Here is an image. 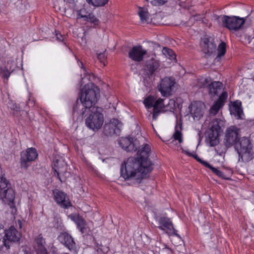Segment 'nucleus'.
Returning <instances> with one entry per match:
<instances>
[{"instance_id":"nucleus-16","label":"nucleus","mask_w":254,"mask_h":254,"mask_svg":"<svg viewBox=\"0 0 254 254\" xmlns=\"http://www.w3.org/2000/svg\"><path fill=\"white\" fill-rule=\"evenodd\" d=\"M205 109V104L200 101H194L189 106L190 113L195 120H199L203 116Z\"/></svg>"},{"instance_id":"nucleus-30","label":"nucleus","mask_w":254,"mask_h":254,"mask_svg":"<svg viewBox=\"0 0 254 254\" xmlns=\"http://www.w3.org/2000/svg\"><path fill=\"white\" fill-rule=\"evenodd\" d=\"M54 166V168L59 176L62 175L66 169V163L62 159L55 161Z\"/></svg>"},{"instance_id":"nucleus-39","label":"nucleus","mask_w":254,"mask_h":254,"mask_svg":"<svg viewBox=\"0 0 254 254\" xmlns=\"http://www.w3.org/2000/svg\"><path fill=\"white\" fill-rule=\"evenodd\" d=\"M88 18L86 20V21H90L95 25H98L99 20L94 15H93L92 13H90V14L88 15Z\"/></svg>"},{"instance_id":"nucleus-37","label":"nucleus","mask_w":254,"mask_h":254,"mask_svg":"<svg viewBox=\"0 0 254 254\" xmlns=\"http://www.w3.org/2000/svg\"><path fill=\"white\" fill-rule=\"evenodd\" d=\"M154 6L162 5L167 2L168 0H145Z\"/></svg>"},{"instance_id":"nucleus-13","label":"nucleus","mask_w":254,"mask_h":254,"mask_svg":"<svg viewBox=\"0 0 254 254\" xmlns=\"http://www.w3.org/2000/svg\"><path fill=\"white\" fill-rule=\"evenodd\" d=\"M176 84L175 79L170 77H166L161 79L158 86L159 91L163 96H170Z\"/></svg>"},{"instance_id":"nucleus-26","label":"nucleus","mask_w":254,"mask_h":254,"mask_svg":"<svg viewBox=\"0 0 254 254\" xmlns=\"http://www.w3.org/2000/svg\"><path fill=\"white\" fill-rule=\"evenodd\" d=\"M68 217L76 224L77 227L82 233L88 232V229L87 224L84 219L78 214H71L69 215Z\"/></svg>"},{"instance_id":"nucleus-44","label":"nucleus","mask_w":254,"mask_h":254,"mask_svg":"<svg viewBox=\"0 0 254 254\" xmlns=\"http://www.w3.org/2000/svg\"><path fill=\"white\" fill-rule=\"evenodd\" d=\"M56 38L58 40L62 41L63 40V36L60 33H56Z\"/></svg>"},{"instance_id":"nucleus-5","label":"nucleus","mask_w":254,"mask_h":254,"mask_svg":"<svg viewBox=\"0 0 254 254\" xmlns=\"http://www.w3.org/2000/svg\"><path fill=\"white\" fill-rule=\"evenodd\" d=\"M102 112V109L98 107L87 110L84 115L88 113L89 114L85 120V124L89 128L93 131H97L101 128L104 121Z\"/></svg>"},{"instance_id":"nucleus-20","label":"nucleus","mask_w":254,"mask_h":254,"mask_svg":"<svg viewBox=\"0 0 254 254\" xmlns=\"http://www.w3.org/2000/svg\"><path fill=\"white\" fill-rule=\"evenodd\" d=\"M182 124L180 121H177L175 127V131L172 138V141L167 143L168 145H175L178 147L181 146V144L183 141V136L182 132Z\"/></svg>"},{"instance_id":"nucleus-23","label":"nucleus","mask_w":254,"mask_h":254,"mask_svg":"<svg viewBox=\"0 0 254 254\" xmlns=\"http://www.w3.org/2000/svg\"><path fill=\"white\" fill-rule=\"evenodd\" d=\"M147 54V51L141 46L133 47L128 53L130 59L135 62H140Z\"/></svg>"},{"instance_id":"nucleus-10","label":"nucleus","mask_w":254,"mask_h":254,"mask_svg":"<svg viewBox=\"0 0 254 254\" xmlns=\"http://www.w3.org/2000/svg\"><path fill=\"white\" fill-rule=\"evenodd\" d=\"M223 24L230 30L236 31L244 26L243 17L233 16H223L220 18Z\"/></svg>"},{"instance_id":"nucleus-11","label":"nucleus","mask_w":254,"mask_h":254,"mask_svg":"<svg viewBox=\"0 0 254 254\" xmlns=\"http://www.w3.org/2000/svg\"><path fill=\"white\" fill-rule=\"evenodd\" d=\"M137 13L141 22L143 23H153L154 24L160 22L161 17L160 13L151 14L149 13L146 7H138Z\"/></svg>"},{"instance_id":"nucleus-8","label":"nucleus","mask_w":254,"mask_h":254,"mask_svg":"<svg viewBox=\"0 0 254 254\" xmlns=\"http://www.w3.org/2000/svg\"><path fill=\"white\" fill-rule=\"evenodd\" d=\"M2 237L4 245L9 248L10 243H18L20 241L21 234L14 227L11 226L5 230L4 227L0 225V240Z\"/></svg>"},{"instance_id":"nucleus-1","label":"nucleus","mask_w":254,"mask_h":254,"mask_svg":"<svg viewBox=\"0 0 254 254\" xmlns=\"http://www.w3.org/2000/svg\"><path fill=\"white\" fill-rule=\"evenodd\" d=\"M79 66L82 69L81 85H85L81 90L79 95L80 102H77L73 109V114L78 117H82L87 110H89L95 106L99 96V89L92 83L96 80L94 75L90 74L86 70L82 62L78 63Z\"/></svg>"},{"instance_id":"nucleus-9","label":"nucleus","mask_w":254,"mask_h":254,"mask_svg":"<svg viewBox=\"0 0 254 254\" xmlns=\"http://www.w3.org/2000/svg\"><path fill=\"white\" fill-rule=\"evenodd\" d=\"M21 66L22 63L20 60L18 61L17 59H8L4 63L0 64V75L8 79L13 71Z\"/></svg>"},{"instance_id":"nucleus-6","label":"nucleus","mask_w":254,"mask_h":254,"mask_svg":"<svg viewBox=\"0 0 254 254\" xmlns=\"http://www.w3.org/2000/svg\"><path fill=\"white\" fill-rule=\"evenodd\" d=\"M225 125L223 119L213 120L209 123L208 128L206 131V141L211 146H214L218 144L219 136L221 128Z\"/></svg>"},{"instance_id":"nucleus-12","label":"nucleus","mask_w":254,"mask_h":254,"mask_svg":"<svg viewBox=\"0 0 254 254\" xmlns=\"http://www.w3.org/2000/svg\"><path fill=\"white\" fill-rule=\"evenodd\" d=\"M38 153L35 148H28L23 151L20 154V166L21 168L26 169L30 163L34 161L38 157Z\"/></svg>"},{"instance_id":"nucleus-2","label":"nucleus","mask_w":254,"mask_h":254,"mask_svg":"<svg viewBox=\"0 0 254 254\" xmlns=\"http://www.w3.org/2000/svg\"><path fill=\"white\" fill-rule=\"evenodd\" d=\"M150 146L144 144L138 151V158H129L122 165L121 176L125 180L138 181L145 177L152 170V163L148 159Z\"/></svg>"},{"instance_id":"nucleus-7","label":"nucleus","mask_w":254,"mask_h":254,"mask_svg":"<svg viewBox=\"0 0 254 254\" xmlns=\"http://www.w3.org/2000/svg\"><path fill=\"white\" fill-rule=\"evenodd\" d=\"M14 190L8 186V182L3 177L0 178V200L12 207L15 199Z\"/></svg>"},{"instance_id":"nucleus-4","label":"nucleus","mask_w":254,"mask_h":254,"mask_svg":"<svg viewBox=\"0 0 254 254\" xmlns=\"http://www.w3.org/2000/svg\"><path fill=\"white\" fill-rule=\"evenodd\" d=\"M234 147L239 155V161L248 162L254 158L253 145L249 137L239 139Z\"/></svg>"},{"instance_id":"nucleus-28","label":"nucleus","mask_w":254,"mask_h":254,"mask_svg":"<svg viewBox=\"0 0 254 254\" xmlns=\"http://www.w3.org/2000/svg\"><path fill=\"white\" fill-rule=\"evenodd\" d=\"M227 96L228 95L226 92H223L221 94L219 99L212 105L210 109L211 114L215 115L217 113L218 111L223 106L225 101L227 98Z\"/></svg>"},{"instance_id":"nucleus-34","label":"nucleus","mask_w":254,"mask_h":254,"mask_svg":"<svg viewBox=\"0 0 254 254\" xmlns=\"http://www.w3.org/2000/svg\"><path fill=\"white\" fill-rule=\"evenodd\" d=\"M244 25L250 26L254 25V15H251L245 17H243Z\"/></svg>"},{"instance_id":"nucleus-22","label":"nucleus","mask_w":254,"mask_h":254,"mask_svg":"<svg viewBox=\"0 0 254 254\" xmlns=\"http://www.w3.org/2000/svg\"><path fill=\"white\" fill-rule=\"evenodd\" d=\"M53 194L55 200L61 207L66 208L71 206L69 198L64 192L56 190Z\"/></svg>"},{"instance_id":"nucleus-45","label":"nucleus","mask_w":254,"mask_h":254,"mask_svg":"<svg viewBox=\"0 0 254 254\" xmlns=\"http://www.w3.org/2000/svg\"><path fill=\"white\" fill-rule=\"evenodd\" d=\"M245 38L247 40L248 43H250L251 40L253 38V37L252 36H246Z\"/></svg>"},{"instance_id":"nucleus-25","label":"nucleus","mask_w":254,"mask_h":254,"mask_svg":"<svg viewBox=\"0 0 254 254\" xmlns=\"http://www.w3.org/2000/svg\"><path fill=\"white\" fill-rule=\"evenodd\" d=\"M200 45L202 52L206 55H210L216 51V45L212 39L204 38L201 40Z\"/></svg>"},{"instance_id":"nucleus-31","label":"nucleus","mask_w":254,"mask_h":254,"mask_svg":"<svg viewBox=\"0 0 254 254\" xmlns=\"http://www.w3.org/2000/svg\"><path fill=\"white\" fill-rule=\"evenodd\" d=\"M199 162L204 166L206 167L209 168L210 169L212 170V171L216 175L221 178H224L223 173L219 170L217 168H215L210 165L207 162L203 161L202 160H200Z\"/></svg>"},{"instance_id":"nucleus-14","label":"nucleus","mask_w":254,"mask_h":254,"mask_svg":"<svg viewBox=\"0 0 254 254\" xmlns=\"http://www.w3.org/2000/svg\"><path fill=\"white\" fill-rule=\"evenodd\" d=\"M200 87L208 86L210 93L214 95H218L222 88V84L220 82H211L210 78L201 77L198 81Z\"/></svg>"},{"instance_id":"nucleus-35","label":"nucleus","mask_w":254,"mask_h":254,"mask_svg":"<svg viewBox=\"0 0 254 254\" xmlns=\"http://www.w3.org/2000/svg\"><path fill=\"white\" fill-rule=\"evenodd\" d=\"M226 44L224 42L221 43L218 47V56L217 58H220L222 56H223L226 53Z\"/></svg>"},{"instance_id":"nucleus-42","label":"nucleus","mask_w":254,"mask_h":254,"mask_svg":"<svg viewBox=\"0 0 254 254\" xmlns=\"http://www.w3.org/2000/svg\"><path fill=\"white\" fill-rule=\"evenodd\" d=\"M100 251L101 252H102L104 254H106L108 252L109 248L105 246H101V248H100Z\"/></svg>"},{"instance_id":"nucleus-19","label":"nucleus","mask_w":254,"mask_h":254,"mask_svg":"<svg viewBox=\"0 0 254 254\" xmlns=\"http://www.w3.org/2000/svg\"><path fill=\"white\" fill-rule=\"evenodd\" d=\"M58 240L71 252L74 253L77 252L76 244L73 238L66 232L61 233L58 236Z\"/></svg>"},{"instance_id":"nucleus-15","label":"nucleus","mask_w":254,"mask_h":254,"mask_svg":"<svg viewBox=\"0 0 254 254\" xmlns=\"http://www.w3.org/2000/svg\"><path fill=\"white\" fill-rule=\"evenodd\" d=\"M240 135V129L235 126H231L226 130L225 141L226 145L227 146H230L232 145H235L239 139V136Z\"/></svg>"},{"instance_id":"nucleus-3","label":"nucleus","mask_w":254,"mask_h":254,"mask_svg":"<svg viewBox=\"0 0 254 254\" xmlns=\"http://www.w3.org/2000/svg\"><path fill=\"white\" fill-rule=\"evenodd\" d=\"M143 103L146 108L153 107V119L156 120L160 113L166 112H173L175 106V101L174 99H170L167 102L161 98H156L152 96L146 97Z\"/></svg>"},{"instance_id":"nucleus-38","label":"nucleus","mask_w":254,"mask_h":254,"mask_svg":"<svg viewBox=\"0 0 254 254\" xmlns=\"http://www.w3.org/2000/svg\"><path fill=\"white\" fill-rule=\"evenodd\" d=\"M181 149L182 150L183 152H184L185 153H186L187 155H188V156H192L193 157H194L196 160H197L199 162V161L200 160H201V159H200L195 154V153L194 152H190L187 149H184L183 148H181Z\"/></svg>"},{"instance_id":"nucleus-46","label":"nucleus","mask_w":254,"mask_h":254,"mask_svg":"<svg viewBox=\"0 0 254 254\" xmlns=\"http://www.w3.org/2000/svg\"><path fill=\"white\" fill-rule=\"evenodd\" d=\"M18 224L19 228L21 229L22 228V224L21 221L20 220H18Z\"/></svg>"},{"instance_id":"nucleus-21","label":"nucleus","mask_w":254,"mask_h":254,"mask_svg":"<svg viewBox=\"0 0 254 254\" xmlns=\"http://www.w3.org/2000/svg\"><path fill=\"white\" fill-rule=\"evenodd\" d=\"M122 123L117 119H113L106 123L104 126V130L107 134H118L122 128Z\"/></svg>"},{"instance_id":"nucleus-40","label":"nucleus","mask_w":254,"mask_h":254,"mask_svg":"<svg viewBox=\"0 0 254 254\" xmlns=\"http://www.w3.org/2000/svg\"><path fill=\"white\" fill-rule=\"evenodd\" d=\"M87 36L85 34H84L83 36L81 37L80 43L83 47H86L87 43Z\"/></svg>"},{"instance_id":"nucleus-29","label":"nucleus","mask_w":254,"mask_h":254,"mask_svg":"<svg viewBox=\"0 0 254 254\" xmlns=\"http://www.w3.org/2000/svg\"><path fill=\"white\" fill-rule=\"evenodd\" d=\"M45 242L42 235H38L35 238V249L37 254H48L45 248Z\"/></svg>"},{"instance_id":"nucleus-33","label":"nucleus","mask_w":254,"mask_h":254,"mask_svg":"<svg viewBox=\"0 0 254 254\" xmlns=\"http://www.w3.org/2000/svg\"><path fill=\"white\" fill-rule=\"evenodd\" d=\"M90 13L86 8L83 7L77 11V16L78 18H83L86 20L88 18V15H90Z\"/></svg>"},{"instance_id":"nucleus-41","label":"nucleus","mask_w":254,"mask_h":254,"mask_svg":"<svg viewBox=\"0 0 254 254\" xmlns=\"http://www.w3.org/2000/svg\"><path fill=\"white\" fill-rule=\"evenodd\" d=\"M106 58V55L105 53H100L98 55V60L103 64L104 65H106V64L104 62L105 59Z\"/></svg>"},{"instance_id":"nucleus-27","label":"nucleus","mask_w":254,"mask_h":254,"mask_svg":"<svg viewBox=\"0 0 254 254\" xmlns=\"http://www.w3.org/2000/svg\"><path fill=\"white\" fill-rule=\"evenodd\" d=\"M230 112L231 115L234 116L237 119H243L244 113L241 108V102L236 101L232 103L230 106Z\"/></svg>"},{"instance_id":"nucleus-36","label":"nucleus","mask_w":254,"mask_h":254,"mask_svg":"<svg viewBox=\"0 0 254 254\" xmlns=\"http://www.w3.org/2000/svg\"><path fill=\"white\" fill-rule=\"evenodd\" d=\"M162 53L171 60L175 59V55L174 52L169 49L164 48L162 49Z\"/></svg>"},{"instance_id":"nucleus-17","label":"nucleus","mask_w":254,"mask_h":254,"mask_svg":"<svg viewBox=\"0 0 254 254\" xmlns=\"http://www.w3.org/2000/svg\"><path fill=\"white\" fill-rule=\"evenodd\" d=\"M119 143L123 149L127 151H136L139 144L137 139L130 137L121 138Z\"/></svg>"},{"instance_id":"nucleus-43","label":"nucleus","mask_w":254,"mask_h":254,"mask_svg":"<svg viewBox=\"0 0 254 254\" xmlns=\"http://www.w3.org/2000/svg\"><path fill=\"white\" fill-rule=\"evenodd\" d=\"M11 108L13 111V114H16V112H17L19 109V108L16 105H13L12 107H11Z\"/></svg>"},{"instance_id":"nucleus-32","label":"nucleus","mask_w":254,"mask_h":254,"mask_svg":"<svg viewBox=\"0 0 254 254\" xmlns=\"http://www.w3.org/2000/svg\"><path fill=\"white\" fill-rule=\"evenodd\" d=\"M87 2L94 6H102L105 5L108 0H86Z\"/></svg>"},{"instance_id":"nucleus-24","label":"nucleus","mask_w":254,"mask_h":254,"mask_svg":"<svg viewBox=\"0 0 254 254\" xmlns=\"http://www.w3.org/2000/svg\"><path fill=\"white\" fill-rule=\"evenodd\" d=\"M159 228L168 235H175L179 237L176 234V231L174 229L171 220L168 218H161L159 220Z\"/></svg>"},{"instance_id":"nucleus-18","label":"nucleus","mask_w":254,"mask_h":254,"mask_svg":"<svg viewBox=\"0 0 254 254\" xmlns=\"http://www.w3.org/2000/svg\"><path fill=\"white\" fill-rule=\"evenodd\" d=\"M160 66V63L155 55H152L151 57L146 62L145 66L146 74L149 76H152L155 74Z\"/></svg>"}]
</instances>
